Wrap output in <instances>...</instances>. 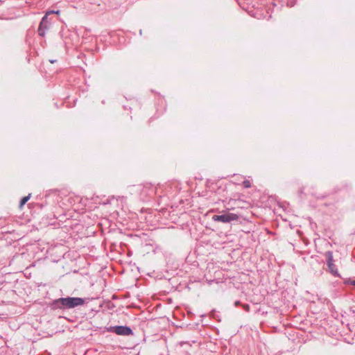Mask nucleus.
Returning a JSON list of instances; mask_svg holds the SVG:
<instances>
[{
  "instance_id": "nucleus-1",
  "label": "nucleus",
  "mask_w": 355,
  "mask_h": 355,
  "mask_svg": "<svg viewBox=\"0 0 355 355\" xmlns=\"http://www.w3.org/2000/svg\"><path fill=\"white\" fill-rule=\"evenodd\" d=\"M57 302L61 303V304L66 308L71 309L83 305L85 300L80 297H64L60 298L58 300Z\"/></svg>"
},
{
  "instance_id": "nucleus-2",
  "label": "nucleus",
  "mask_w": 355,
  "mask_h": 355,
  "mask_svg": "<svg viewBox=\"0 0 355 355\" xmlns=\"http://www.w3.org/2000/svg\"><path fill=\"white\" fill-rule=\"evenodd\" d=\"M239 216L236 214L226 212L221 215H214L212 216V220L216 222H221L223 223H228L234 220H238Z\"/></svg>"
},
{
  "instance_id": "nucleus-3",
  "label": "nucleus",
  "mask_w": 355,
  "mask_h": 355,
  "mask_svg": "<svg viewBox=\"0 0 355 355\" xmlns=\"http://www.w3.org/2000/svg\"><path fill=\"white\" fill-rule=\"evenodd\" d=\"M112 331L117 335L129 336L132 334V329L125 326H116L112 327Z\"/></svg>"
},
{
  "instance_id": "nucleus-4",
  "label": "nucleus",
  "mask_w": 355,
  "mask_h": 355,
  "mask_svg": "<svg viewBox=\"0 0 355 355\" xmlns=\"http://www.w3.org/2000/svg\"><path fill=\"white\" fill-rule=\"evenodd\" d=\"M49 25L50 22L48 20V17L46 15H44L42 17L40 26L38 28V33L40 36H44L45 31L49 29Z\"/></svg>"
},
{
  "instance_id": "nucleus-5",
  "label": "nucleus",
  "mask_w": 355,
  "mask_h": 355,
  "mask_svg": "<svg viewBox=\"0 0 355 355\" xmlns=\"http://www.w3.org/2000/svg\"><path fill=\"white\" fill-rule=\"evenodd\" d=\"M327 265H328V267H329V269L331 273H332L334 275L338 276V270H337L336 267L334 265V263H327Z\"/></svg>"
},
{
  "instance_id": "nucleus-6",
  "label": "nucleus",
  "mask_w": 355,
  "mask_h": 355,
  "mask_svg": "<svg viewBox=\"0 0 355 355\" xmlns=\"http://www.w3.org/2000/svg\"><path fill=\"white\" fill-rule=\"evenodd\" d=\"M327 263H334L333 254L331 252H327Z\"/></svg>"
},
{
  "instance_id": "nucleus-7",
  "label": "nucleus",
  "mask_w": 355,
  "mask_h": 355,
  "mask_svg": "<svg viewBox=\"0 0 355 355\" xmlns=\"http://www.w3.org/2000/svg\"><path fill=\"white\" fill-rule=\"evenodd\" d=\"M31 194L27 196L24 197L20 201V207H23L29 200Z\"/></svg>"
},
{
  "instance_id": "nucleus-8",
  "label": "nucleus",
  "mask_w": 355,
  "mask_h": 355,
  "mask_svg": "<svg viewBox=\"0 0 355 355\" xmlns=\"http://www.w3.org/2000/svg\"><path fill=\"white\" fill-rule=\"evenodd\" d=\"M60 13V10H49L46 12L45 15H46L47 17L50 15V14H57L58 15Z\"/></svg>"
},
{
  "instance_id": "nucleus-9",
  "label": "nucleus",
  "mask_w": 355,
  "mask_h": 355,
  "mask_svg": "<svg viewBox=\"0 0 355 355\" xmlns=\"http://www.w3.org/2000/svg\"><path fill=\"white\" fill-rule=\"evenodd\" d=\"M243 186L245 187V188H249L250 187V182L249 180H245L243 182Z\"/></svg>"
},
{
  "instance_id": "nucleus-10",
  "label": "nucleus",
  "mask_w": 355,
  "mask_h": 355,
  "mask_svg": "<svg viewBox=\"0 0 355 355\" xmlns=\"http://www.w3.org/2000/svg\"><path fill=\"white\" fill-rule=\"evenodd\" d=\"M348 283L355 286V280H349L348 281Z\"/></svg>"
}]
</instances>
